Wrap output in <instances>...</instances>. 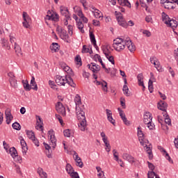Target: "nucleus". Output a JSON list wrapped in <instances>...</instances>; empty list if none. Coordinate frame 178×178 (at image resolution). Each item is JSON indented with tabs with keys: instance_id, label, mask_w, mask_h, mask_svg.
Wrapping results in <instances>:
<instances>
[{
	"instance_id": "obj_62",
	"label": "nucleus",
	"mask_w": 178,
	"mask_h": 178,
	"mask_svg": "<svg viewBox=\"0 0 178 178\" xmlns=\"http://www.w3.org/2000/svg\"><path fill=\"white\" fill-rule=\"evenodd\" d=\"M92 24H93V26H100L99 21H98L97 19H93L92 20Z\"/></svg>"
},
{
	"instance_id": "obj_32",
	"label": "nucleus",
	"mask_w": 178,
	"mask_h": 178,
	"mask_svg": "<svg viewBox=\"0 0 178 178\" xmlns=\"http://www.w3.org/2000/svg\"><path fill=\"white\" fill-rule=\"evenodd\" d=\"M138 137L139 140H144V133H143V130H141V127H138Z\"/></svg>"
},
{
	"instance_id": "obj_19",
	"label": "nucleus",
	"mask_w": 178,
	"mask_h": 178,
	"mask_svg": "<svg viewBox=\"0 0 178 178\" xmlns=\"http://www.w3.org/2000/svg\"><path fill=\"white\" fill-rule=\"evenodd\" d=\"M138 85L141 87H143V88H145V86H144V76H143V74H139L137 76Z\"/></svg>"
},
{
	"instance_id": "obj_35",
	"label": "nucleus",
	"mask_w": 178,
	"mask_h": 178,
	"mask_svg": "<svg viewBox=\"0 0 178 178\" xmlns=\"http://www.w3.org/2000/svg\"><path fill=\"white\" fill-rule=\"evenodd\" d=\"M90 41L93 45L97 47V40H95V35L92 32H90L89 33Z\"/></svg>"
},
{
	"instance_id": "obj_41",
	"label": "nucleus",
	"mask_w": 178,
	"mask_h": 178,
	"mask_svg": "<svg viewBox=\"0 0 178 178\" xmlns=\"http://www.w3.org/2000/svg\"><path fill=\"white\" fill-rule=\"evenodd\" d=\"M82 54H92V50H90V48H87L86 45L83 46Z\"/></svg>"
},
{
	"instance_id": "obj_46",
	"label": "nucleus",
	"mask_w": 178,
	"mask_h": 178,
	"mask_svg": "<svg viewBox=\"0 0 178 178\" xmlns=\"http://www.w3.org/2000/svg\"><path fill=\"white\" fill-rule=\"evenodd\" d=\"M22 17H23L24 22H29L30 20V17L29 16V14H27V13L26 12L23 13Z\"/></svg>"
},
{
	"instance_id": "obj_37",
	"label": "nucleus",
	"mask_w": 178,
	"mask_h": 178,
	"mask_svg": "<svg viewBox=\"0 0 178 178\" xmlns=\"http://www.w3.org/2000/svg\"><path fill=\"white\" fill-rule=\"evenodd\" d=\"M93 13L96 19H101V17H102V13H101L98 9H95Z\"/></svg>"
},
{
	"instance_id": "obj_8",
	"label": "nucleus",
	"mask_w": 178,
	"mask_h": 178,
	"mask_svg": "<svg viewBox=\"0 0 178 178\" xmlns=\"http://www.w3.org/2000/svg\"><path fill=\"white\" fill-rule=\"evenodd\" d=\"M157 108L160 111H162L163 112H164L163 116H165V115H166V109L168 108V104H166V102H165L163 101H160L158 103Z\"/></svg>"
},
{
	"instance_id": "obj_39",
	"label": "nucleus",
	"mask_w": 178,
	"mask_h": 178,
	"mask_svg": "<svg viewBox=\"0 0 178 178\" xmlns=\"http://www.w3.org/2000/svg\"><path fill=\"white\" fill-rule=\"evenodd\" d=\"M164 116V122L165 124H168V126L172 125V121L170 118H169V115L166 113V115H163Z\"/></svg>"
},
{
	"instance_id": "obj_12",
	"label": "nucleus",
	"mask_w": 178,
	"mask_h": 178,
	"mask_svg": "<svg viewBox=\"0 0 178 178\" xmlns=\"http://www.w3.org/2000/svg\"><path fill=\"white\" fill-rule=\"evenodd\" d=\"M122 158L123 159H124V161H127L128 162H129V163H134V162H136V159H134V157L127 153H124L122 154Z\"/></svg>"
},
{
	"instance_id": "obj_51",
	"label": "nucleus",
	"mask_w": 178,
	"mask_h": 178,
	"mask_svg": "<svg viewBox=\"0 0 178 178\" xmlns=\"http://www.w3.org/2000/svg\"><path fill=\"white\" fill-rule=\"evenodd\" d=\"M147 127L149 128V130H154L155 129V124L152 123V122H150V123L146 124Z\"/></svg>"
},
{
	"instance_id": "obj_18",
	"label": "nucleus",
	"mask_w": 178,
	"mask_h": 178,
	"mask_svg": "<svg viewBox=\"0 0 178 178\" xmlns=\"http://www.w3.org/2000/svg\"><path fill=\"white\" fill-rule=\"evenodd\" d=\"M20 144L22 148V154H24V155L27 152V143H26V141L24 140V139H21Z\"/></svg>"
},
{
	"instance_id": "obj_23",
	"label": "nucleus",
	"mask_w": 178,
	"mask_h": 178,
	"mask_svg": "<svg viewBox=\"0 0 178 178\" xmlns=\"http://www.w3.org/2000/svg\"><path fill=\"white\" fill-rule=\"evenodd\" d=\"M43 145L44 146L45 149L47 151V152H46V155H47V158H49V159L52 158V154L49 152V149L51 148V146H49V145H48L45 143H44Z\"/></svg>"
},
{
	"instance_id": "obj_53",
	"label": "nucleus",
	"mask_w": 178,
	"mask_h": 178,
	"mask_svg": "<svg viewBox=\"0 0 178 178\" xmlns=\"http://www.w3.org/2000/svg\"><path fill=\"white\" fill-rule=\"evenodd\" d=\"M56 119H58L61 126H63V120H62V117L60 115L56 114Z\"/></svg>"
},
{
	"instance_id": "obj_40",
	"label": "nucleus",
	"mask_w": 178,
	"mask_h": 178,
	"mask_svg": "<svg viewBox=\"0 0 178 178\" xmlns=\"http://www.w3.org/2000/svg\"><path fill=\"white\" fill-rule=\"evenodd\" d=\"M145 149H146V152H147V153L148 154V155H149V159H152V150L151 149V146H148V145H145Z\"/></svg>"
},
{
	"instance_id": "obj_58",
	"label": "nucleus",
	"mask_w": 178,
	"mask_h": 178,
	"mask_svg": "<svg viewBox=\"0 0 178 178\" xmlns=\"http://www.w3.org/2000/svg\"><path fill=\"white\" fill-rule=\"evenodd\" d=\"M100 136L102 138V141H106L108 140V137H106L104 132H101Z\"/></svg>"
},
{
	"instance_id": "obj_10",
	"label": "nucleus",
	"mask_w": 178,
	"mask_h": 178,
	"mask_svg": "<svg viewBox=\"0 0 178 178\" xmlns=\"http://www.w3.org/2000/svg\"><path fill=\"white\" fill-rule=\"evenodd\" d=\"M118 111L119 115H120L122 120L124 122V124H126L127 126H129V124H130V122H129V121L127 120V118H126V115L123 112V110H122V108H118Z\"/></svg>"
},
{
	"instance_id": "obj_31",
	"label": "nucleus",
	"mask_w": 178,
	"mask_h": 178,
	"mask_svg": "<svg viewBox=\"0 0 178 178\" xmlns=\"http://www.w3.org/2000/svg\"><path fill=\"white\" fill-rule=\"evenodd\" d=\"M65 170L70 175H72V173L74 172V170H73V167H72V165L69 163L66 165Z\"/></svg>"
},
{
	"instance_id": "obj_4",
	"label": "nucleus",
	"mask_w": 178,
	"mask_h": 178,
	"mask_svg": "<svg viewBox=\"0 0 178 178\" xmlns=\"http://www.w3.org/2000/svg\"><path fill=\"white\" fill-rule=\"evenodd\" d=\"M116 19L119 26H121V27H124V29L129 27V23L126 22V19L123 17V15L121 13L116 16Z\"/></svg>"
},
{
	"instance_id": "obj_38",
	"label": "nucleus",
	"mask_w": 178,
	"mask_h": 178,
	"mask_svg": "<svg viewBox=\"0 0 178 178\" xmlns=\"http://www.w3.org/2000/svg\"><path fill=\"white\" fill-rule=\"evenodd\" d=\"M26 133L29 140H33L35 137V135L34 134V132L33 131L26 130Z\"/></svg>"
},
{
	"instance_id": "obj_63",
	"label": "nucleus",
	"mask_w": 178,
	"mask_h": 178,
	"mask_svg": "<svg viewBox=\"0 0 178 178\" xmlns=\"http://www.w3.org/2000/svg\"><path fill=\"white\" fill-rule=\"evenodd\" d=\"M143 33L146 35V37H151V32L149 31L145 30L143 31Z\"/></svg>"
},
{
	"instance_id": "obj_48",
	"label": "nucleus",
	"mask_w": 178,
	"mask_h": 178,
	"mask_svg": "<svg viewBox=\"0 0 178 178\" xmlns=\"http://www.w3.org/2000/svg\"><path fill=\"white\" fill-rule=\"evenodd\" d=\"M113 154L115 161H119V153L118 152V151H116V149H113Z\"/></svg>"
},
{
	"instance_id": "obj_11",
	"label": "nucleus",
	"mask_w": 178,
	"mask_h": 178,
	"mask_svg": "<svg viewBox=\"0 0 178 178\" xmlns=\"http://www.w3.org/2000/svg\"><path fill=\"white\" fill-rule=\"evenodd\" d=\"M150 122H152V114L149 112H146L143 115V122L147 124Z\"/></svg>"
},
{
	"instance_id": "obj_42",
	"label": "nucleus",
	"mask_w": 178,
	"mask_h": 178,
	"mask_svg": "<svg viewBox=\"0 0 178 178\" xmlns=\"http://www.w3.org/2000/svg\"><path fill=\"white\" fill-rule=\"evenodd\" d=\"M12 127L13 129H14L15 130H20L22 129V126H20V124H19L17 122H14L12 124Z\"/></svg>"
},
{
	"instance_id": "obj_21",
	"label": "nucleus",
	"mask_w": 178,
	"mask_h": 178,
	"mask_svg": "<svg viewBox=\"0 0 178 178\" xmlns=\"http://www.w3.org/2000/svg\"><path fill=\"white\" fill-rule=\"evenodd\" d=\"M167 26L172 27V29H176V27H177V21L175 19H170L167 24Z\"/></svg>"
},
{
	"instance_id": "obj_26",
	"label": "nucleus",
	"mask_w": 178,
	"mask_h": 178,
	"mask_svg": "<svg viewBox=\"0 0 178 178\" xmlns=\"http://www.w3.org/2000/svg\"><path fill=\"white\" fill-rule=\"evenodd\" d=\"M50 49L54 52H58V51H59V44L56 42L52 43V44L50 46Z\"/></svg>"
},
{
	"instance_id": "obj_43",
	"label": "nucleus",
	"mask_w": 178,
	"mask_h": 178,
	"mask_svg": "<svg viewBox=\"0 0 178 178\" xmlns=\"http://www.w3.org/2000/svg\"><path fill=\"white\" fill-rule=\"evenodd\" d=\"M75 62L76 65H79V66H81L83 65V63H81V57H80V55L76 56Z\"/></svg>"
},
{
	"instance_id": "obj_1",
	"label": "nucleus",
	"mask_w": 178,
	"mask_h": 178,
	"mask_svg": "<svg viewBox=\"0 0 178 178\" xmlns=\"http://www.w3.org/2000/svg\"><path fill=\"white\" fill-rule=\"evenodd\" d=\"M74 101L76 105L77 119L79 120L78 126L81 131H84L87 127V120H86V113L84 112L86 107L81 103V97L79 95H76Z\"/></svg>"
},
{
	"instance_id": "obj_13",
	"label": "nucleus",
	"mask_w": 178,
	"mask_h": 178,
	"mask_svg": "<svg viewBox=\"0 0 178 178\" xmlns=\"http://www.w3.org/2000/svg\"><path fill=\"white\" fill-rule=\"evenodd\" d=\"M106 113L107 115V119L108 122H110V123H111L112 124H113V126H115V122L113 118L112 117V111L109 109H106Z\"/></svg>"
},
{
	"instance_id": "obj_15",
	"label": "nucleus",
	"mask_w": 178,
	"mask_h": 178,
	"mask_svg": "<svg viewBox=\"0 0 178 178\" xmlns=\"http://www.w3.org/2000/svg\"><path fill=\"white\" fill-rule=\"evenodd\" d=\"M47 20H52L53 22H59V15L56 13L46 16Z\"/></svg>"
},
{
	"instance_id": "obj_57",
	"label": "nucleus",
	"mask_w": 178,
	"mask_h": 178,
	"mask_svg": "<svg viewBox=\"0 0 178 178\" xmlns=\"http://www.w3.org/2000/svg\"><path fill=\"white\" fill-rule=\"evenodd\" d=\"M70 176L72 178H80V176H79V173L77 172H72Z\"/></svg>"
},
{
	"instance_id": "obj_45",
	"label": "nucleus",
	"mask_w": 178,
	"mask_h": 178,
	"mask_svg": "<svg viewBox=\"0 0 178 178\" xmlns=\"http://www.w3.org/2000/svg\"><path fill=\"white\" fill-rule=\"evenodd\" d=\"M10 86L16 88L17 87V81L15 78L10 79Z\"/></svg>"
},
{
	"instance_id": "obj_50",
	"label": "nucleus",
	"mask_w": 178,
	"mask_h": 178,
	"mask_svg": "<svg viewBox=\"0 0 178 178\" xmlns=\"http://www.w3.org/2000/svg\"><path fill=\"white\" fill-rule=\"evenodd\" d=\"M49 86H50L51 88L53 90H56V85L55 84V82L54 81H49Z\"/></svg>"
},
{
	"instance_id": "obj_20",
	"label": "nucleus",
	"mask_w": 178,
	"mask_h": 178,
	"mask_svg": "<svg viewBox=\"0 0 178 178\" xmlns=\"http://www.w3.org/2000/svg\"><path fill=\"white\" fill-rule=\"evenodd\" d=\"M106 58L108 59V60L109 62H111V63H112V65H115V59L113 58V56H111L109 54V53L106 52L105 50L103 51Z\"/></svg>"
},
{
	"instance_id": "obj_30",
	"label": "nucleus",
	"mask_w": 178,
	"mask_h": 178,
	"mask_svg": "<svg viewBox=\"0 0 178 178\" xmlns=\"http://www.w3.org/2000/svg\"><path fill=\"white\" fill-rule=\"evenodd\" d=\"M63 70L64 72H66V73H67V76H74V73H73V71L72 70L71 68H70L69 66H65L63 67Z\"/></svg>"
},
{
	"instance_id": "obj_7",
	"label": "nucleus",
	"mask_w": 178,
	"mask_h": 178,
	"mask_svg": "<svg viewBox=\"0 0 178 178\" xmlns=\"http://www.w3.org/2000/svg\"><path fill=\"white\" fill-rule=\"evenodd\" d=\"M88 67L93 73H98V72L101 70V66L97 65L95 63H91L90 64H88Z\"/></svg>"
},
{
	"instance_id": "obj_24",
	"label": "nucleus",
	"mask_w": 178,
	"mask_h": 178,
	"mask_svg": "<svg viewBox=\"0 0 178 178\" xmlns=\"http://www.w3.org/2000/svg\"><path fill=\"white\" fill-rule=\"evenodd\" d=\"M22 84H23V87H24L25 91H30L31 90V87L30 86V84L29 83V81L22 80Z\"/></svg>"
},
{
	"instance_id": "obj_44",
	"label": "nucleus",
	"mask_w": 178,
	"mask_h": 178,
	"mask_svg": "<svg viewBox=\"0 0 178 178\" xmlns=\"http://www.w3.org/2000/svg\"><path fill=\"white\" fill-rule=\"evenodd\" d=\"M122 90L124 95H126L127 97H129L130 95V93H129V87H127V85H124Z\"/></svg>"
},
{
	"instance_id": "obj_2",
	"label": "nucleus",
	"mask_w": 178,
	"mask_h": 178,
	"mask_svg": "<svg viewBox=\"0 0 178 178\" xmlns=\"http://www.w3.org/2000/svg\"><path fill=\"white\" fill-rule=\"evenodd\" d=\"M113 47L117 52H122L126 47H127L130 52H134L136 51V46L133 44L130 38H127L126 39L122 38H115L113 40Z\"/></svg>"
},
{
	"instance_id": "obj_60",
	"label": "nucleus",
	"mask_w": 178,
	"mask_h": 178,
	"mask_svg": "<svg viewBox=\"0 0 178 178\" xmlns=\"http://www.w3.org/2000/svg\"><path fill=\"white\" fill-rule=\"evenodd\" d=\"M95 59H97L98 62H99V63H102V58H101V56H99V54H96L95 56Z\"/></svg>"
},
{
	"instance_id": "obj_22",
	"label": "nucleus",
	"mask_w": 178,
	"mask_h": 178,
	"mask_svg": "<svg viewBox=\"0 0 178 178\" xmlns=\"http://www.w3.org/2000/svg\"><path fill=\"white\" fill-rule=\"evenodd\" d=\"M38 173L41 178H47L48 177V174H47V172H44V170L41 168H39L38 169Z\"/></svg>"
},
{
	"instance_id": "obj_3",
	"label": "nucleus",
	"mask_w": 178,
	"mask_h": 178,
	"mask_svg": "<svg viewBox=\"0 0 178 178\" xmlns=\"http://www.w3.org/2000/svg\"><path fill=\"white\" fill-rule=\"evenodd\" d=\"M55 81L58 86H65V84H68L71 87H76V83H74V81H73V79H72V76L69 75H65L63 76L57 75L56 76Z\"/></svg>"
},
{
	"instance_id": "obj_6",
	"label": "nucleus",
	"mask_w": 178,
	"mask_h": 178,
	"mask_svg": "<svg viewBox=\"0 0 178 178\" xmlns=\"http://www.w3.org/2000/svg\"><path fill=\"white\" fill-rule=\"evenodd\" d=\"M56 111H57L58 113H60L62 116H66V108L60 102L56 104Z\"/></svg>"
},
{
	"instance_id": "obj_49",
	"label": "nucleus",
	"mask_w": 178,
	"mask_h": 178,
	"mask_svg": "<svg viewBox=\"0 0 178 178\" xmlns=\"http://www.w3.org/2000/svg\"><path fill=\"white\" fill-rule=\"evenodd\" d=\"M14 49H15V52H17V54H20V51H22L20 46L16 42H15Z\"/></svg>"
},
{
	"instance_id": "obj_17",
	"label": "nucleus",
	"mask_w": 178,
	"mask_h": 178,
	"mask_svg": "<svg viewBox=\"0 0 178 178\" xmlns=\"http://www.w3.org/2000/svg\"><path fill=\"white\" fill-rule=\"evenodd\" d=\"M118 1L121 6H127V8H131V4L129 0H118Z\"/></svg>"
},
{
	"instance_id": "obj_25",
	"label": "nucleus",
	"mask_w": 178,
	"mask_h": 178,
	"mask_svg": "<svg viewBox=\"0 0 178 178\" xmlns=\"http://www.w3.org/2000/svg\"><path fill=\"white\" fill-rule=\"evenodd\" d=\"M158 149H159L161 152H164V154H165V158L166 159H168V161H169V162L172 161L170 156H169V154H168V152L163 147H162L161 146H158Z\"/></svg>"
},
{
	"instance_id": "obj_34",
	"label": "nucleus",
	"mask_w": 178,
	"mask_h": 178,
	"mask_svg": "<svg viewBox=\"0 0 178 178\" xmlns=\"http://www.w3.org/2000/svg\"><path fill=\"white\" fill-rule=\"evenodd\" d=\"M63 134L65 137H73V131L70 129H65Z\"/></svg>"
},
{
	"instance_id": "obj_56",
	"label": "nucleus",
	"mask_w": 178,
	"mask_h": 178,
	"mask_svg": "<svg viewBox=\"0 0 178 178\" xmlns=\"http://www.w3.org/2000/svg\"><path fill=\"white\" fill-rule=\"evenodd\" d=\"M68 29V33L70 35H73V26L72 25H69L67 26Z\"/></svg>"
},
{
	"instance_id": "obj_55",
	"label": "nucleus",
	"mask_w": 178,
	"mask_h": 178,
	"mask_svg": "<svg viewBox=\"0 0 178 178\" xmlns=\"http://www.w3.org/2000/svg\"><path fill=\"white\" fill-rule=\"evenodd\" d=\"M31 141H33V144H35L36 147H40V142L35 137L33 139H31Z\"/></svg>"
},
{
	"instance_id": "obj_27",
	"label": "nucleus",
	"mask_w": 178,
	"mask_h": 178,
	"mask_svg": "<svg viewBox=\"0 0 178 178\" xmlns=\"http://www.w3.org/2000/svg\"><path fill=\"white\" fill-rule=\"evenodd\" d=\"M1 45L6 49H10V46L9 45V43L8 42V40L5 38H1Z\"/></svg>"
},
{
	"instance_id": "obj_16",
	"label": "nucleus",
	"mask_w": 178,
	"mask_h": 178,
	"mask_svg": "<svg viewBox=\"0 0 178 178\" xmlns=\"http://www.w3.org/2000/svg\"><path fill=\"white\" fill-rule=\"evenodd\" d=\"M30 87H31V90L38 91V86H37V82H35V78L34 76H31Z\"/></svg>"
},
{
	"instance_id": "obj_64",
	"label": "nucleus",
	"mask_w": 178,
	"mask_h": 178,
	"mask_svg": "<svg viewBox=\"0 0 178 178\" xmlns=\"http://www.w3.org/2000/svg\"><path fill=\"white\" fill-rule=\"evenodd\" d=\"M174 144H175V148L178 149V136H177V138H175Z\"/></svg>"
},
{
	"instance_id": "obj_14",
	"label": "nucleus",
	"mask_w": 178,
	"mask_h": 178,
	"mask_svg": "<svg viewBox=\"0 0 178 178\" xmlns=\"http://www.w3.org/2000/svg\"><path fill=\"white\" fill-rule=\"evenodd\" d=\"M6 118V123L7 124H10V122L13 120V115L9 110L6 111L5 112Z\"/></svg>"
},
{
	"instance_id": "obj_61",
	"label": "nucleus",
	"mask_w": 178,
	"mask_h": 178,
	"mask_svg": "<svg viewBox=\"0 0 178 178\" xmlns=\"http://www.w3.org/2000/svg\"><path fill=\"white\" fill-rule=\"evenodd\" d=\"M158 120L159 122L161 124V126H163V120H165V118H163L161 116H158Z\"/></svg>"
},
{
	"instance_id": "obj_5",
	"label": "nucleus",
	"mask_w": 178,
	"mask_h": 178,
	"mask_svg": "<svg viewBox=\"0 0 178 178\" xmlns=\"http://www.w3.org/2000/svg\"><path fill=\"white\" fill-rule=\"evenodd\" d=\"M47 134L48 137L50 138L52 149H55V148H56V138L55 137V131L51 129L48 131Z\"/></svg>"
},
{
	"instance_id": "obj_47",
	"label": "nucleus",
	"mask_w": 178,
	"mask_h": 178,
	"mask_svg": "<svg viewBox=\"0 0 178 178\" xmlns=\"http://www.w3.org/2000/svg\"><path fill=\"white\" fill-rule=\"evenodd\" d=\"M156 175H157L154 171H149L148 173H147V177L148 178L156 177Z\"/></svg>"
},
{
	"instance_id": "obj_54",
	"label": "nucleus",
	"mask_w": 178,
	"mask_h": 178,
	"mask_svg": "<svg viewBox=\"0 0 178 178\" xmlns=\"http://www.w3.org/2000/svg\"><path fill=\"white\" fill-rule=\"evenodd\" d=\"M75 162H76V166H79V168H83V161H81V159H79Z\"/></svg>"
},
{
	"instance_id": "obj_28",
	"label": "nucleus",
	"mask_w": 178,
	"mask_h": 178,
	"mask_svg": "<svg viewBox=\"0 0 178 178\" xmlns=\"http://www.w3.org/2000/svg\"><path fill=\"white\" fill-rule=\"evenodd\" d=\"M76 26H77V29H79V30H80L81 33L82 34H84L85 31H84V24H83V22L78 21L76 22Z\"/></svg>"
},
{
	"instance_id": "obj_36",
	"label": "nucleus",
	"mask_w": 178,
	"mask_h": 178,
	"mask_svg": "<svg viewBox=\"0 0 178 178\" xmlns=\"http://www.w3.org/2000/svg\"><path fill=\"white\" fill-rule=\"evenodd\" d=\"M162 19L165 24H168V23L169 22V20H170L169 15H166V13H162Z\"/></svg>"
},
{
	"instance_id": "obj_29",
	"label": "nucleus",
	"mask_w": 178,
	"mask_h": 178,
	"mask_svg": "<svg viewBox=\"0 0 178 178\" xmlns=\"http://www.w3.org/2000/svg\"><path fill=\"white\" fill-rule=\"evenodd\" d=\"M9 152L12 156V158H16L17 156V150H16V148L15 147H10Z\"/></svg>"
},
{
	"instance_id": "obj_59",
	"label": "nucleus",
	"mask_w": 178,
	"mask_h": 178,
	"mask_svg": "<svg viewBox=\"0 0 178 178\" xmlns=\"http://www.w3.org/2000/svg\"><path fill=\"white\" fill-rule=\"evenodd\" d=\"M168 72L169 73H170L172 77H175V71L173 70L172 67H168Z\"/></svg>"
},
{
	"instance_id": "obj_52",
	"label": "nucleus",
	"mask_w": 178,
	"mask_h": 178,
	"mask_svg": "<svg viewBox=\"0 0 178 178\" xmlns=\"http://www.w3.org/2000/svg\"><path fill=\"white\" fill-rule=\"evenodd\" d=\"M101 86L103 88L104 91H108V83L106 81L102 82Z\"/></svg>"
},
{
	"instance_id": "obj_33",
	"label": "nucleus",
	"mask_w": 178,
	"mask_h": 178,
	"mask_svg": "<svg viewBox=\"0 0 178 178\" xmlns=\"http://www.w3.org/2000/svg\"><path fill=\"white\" fill-rule=\"evenodd\" d=\"M172 1H168L167 3H164V6H163L165 9H175L176 7L173 6L172 4Z\"/></svg>"
},
{
	"instance_id": "obj_9",
	"label": "nucleus",
	"mask_w": 178,
	"mask_h": 178,
	"mask_svg": "<svg viewBox=\"0 0 178 178\" xmlns=\"http://www.w3.org/2000/svg\"><path fill=\"white\" fill-rule=\"evenodd\" d=\"M60 13L63 16L65 17V19H70V13H69V10L65 6L60 7Z\"/></svg>"
}]
</instances>
